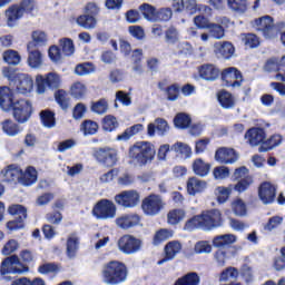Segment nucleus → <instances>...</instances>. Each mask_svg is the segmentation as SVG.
Here are the masks:
<instances>
[{"mask_svg":"<svg viewBox=\"0 0 285 285\" xmlns=\"http://www.w3.org/2000/svg\"><path fill=\"white\" fill-rule=\"evenodd\" d=\"M128 279V267L121 262L111 261L102 268V282L108 285H117Z\"/></svg>","mask_w":285,"mask_h":285,"instance_id":"nucleus-2","label":"nucleus"},{"mask_svg":"<svg viewBox=\"0 0 285 285\" xmlns=\"http://www.w3.org/2000/svg\"><path fill=\"white\" fill-rule=\"evenodd\" d=\"M71 97L75 99H82L86 92H88V88L83 82H75L70 88Z\"/></svg>","mask_w":285,"mask_h":285,"instance_id":"nucleus-48","label":"nucleus"},{"mask_svg":"<svg viewBox=\"0 0 285 285\" xmlns=\"http://www.w3.org/2000/svg\"><path fill=\"white\" fill-rule=\"evenodd\" d=\"M239 277V271L236 267L225 268L219 276V282H228V279H237Z\"/></svg>","mask_w":285,"mask_h":285,"instance_id":"nucleus-53","label":"nucleus"},{"mask_svg":"<svg viewBox=\"0 0 285 285\" xmlns=\"http://www.w3.org/2000/svg\"><path fill=\"white\" fill-rule=\"evenodd\" d=\"M10 86H13V92L28 95L35 88V80L28 73H18L16 81L11 82Z\"/></svg>","mask_w":285,"mask_h":285,"instance_id":"nucleus-12","label":"nucleus"},{"mask_svg":"<svg viewBox=\"0 0 285 285\" xmlns=\"http://www.w3.org/2000/svg\"><path fill=\"white\" fill-rule=\"evenodd\" d=\"M139 10L141 14L145 17V19H147V21H155V17L157 13V11L155 10V7L148 3H144L139 7Z\"/></svg>","mask_w":285,"mask_h":285,"instance_id":"nucleus-56","label":"nucleus"},{"mask_svg":"<svg viewBox=\"0 0 285 285\" xmlns=\"http://www.w3.org/2000/svg\"><path fill=\"white\" fill-rule=\"evenodd\" d=\"M7 181H19L21 184V168L11 165L4 170Z\"/></svg>","mask_w":285,"mask_h":285,"instance_id":"nucleus-35","label":"nucleus"},{"mask_svg":"<svg viewBox=\"0 0 285 285\" xmlns=\"http://www.w3.org/2000/svg\"><path fill=\"white\" fill-rule=\"evenodd\" d=\"M185 10H187V12H189L190 14H195V12H197V10L199 12H204V14H210L213 9H210V7H208V6L198 4L197 1H195V0H186L185 1Z\"/></svg>","mask_w":285,"mask_h":285,"instance_id":"nucleus-30","label":"nucleus"},{"mask_svg":"<svg viewBox=\"0 0 285 285\" xmlns=\"http://www.w3.org/2000/svg\"><path fill=\"white\" fill-rule=\"evenodd\" d=\"M1 126H2L3 134L8 135V137H14L19 135V125H17V122L10 119H7L2 121Z\"/></svg>","mask_w":285,"mask_h":285,"instance_id":"nucleus-37","label":"nucleus"},{"mask_svg":"<svg viewBox=\"0 0 285 285\" xmlns=\"http://www.w3.org/2000/svg\"><path fill=\"white\" fill-rule=\"evenodd\" d=\"M0 273L1 275H22V273H28V267L21 266L19 257L10 256L2 261L0 266Z\"/></svg>","mask_w":285,"mask_h":285,"instance_id":"nucleus-9","label":"nucleus"},{"mask_svg":"<svg viewBox=\"0 0 285 285\" xmlns=\"http://www.w3.org/2000/svg\"><path fill=\"white\" fill-rule=\"evenodd\" d=\"M164 208V199L157 194H151L142 199L141 210L149 217L159 215Z\"/></svg>","mask_w":285,"mask_h":285,"instance_id":"nucleus-7","label":"nucleus"},{"mask_svg":"<svg viewBox=\"0 0 285 285\" xmlns=\"http://www.w3.org/2000/svg\"><path fill=\"white\" fill-rule=\"evenodd\" d=\"M173 18V10L170 8H163L156 11L155 21H170Z\"/></svg>","mask_w":285,"mask_h":285,"instance_id":"nucleus-64","label":"nucleus"},{"mask_svg":"<svg viewBox=\"0 0 285 285\" xmlns=\"http://www.w3.org/2000/svg\"><path fill=\"white\" fill-rule=\"evenodd\" d=\"M59 46L65 57H72V55H75V42L72 41V39L61 38L59 40Z\"/></svg>","mask_w":285,"mask_h":285,"instance_id":"nucleus-36","label":"nucleus"},{"mask_svg":"<svg viewBox=\"0 0 285 285\" xmlns=\"http://www.w3.org/2000/svg\"><path fill=\"white\" fill-rule=\"evenodd\" d=\"M81 130L85 135H95L99 130V125L92 120H86L81 125Z\"/></svg>","mask_w":285,"mask_h":285,"instance_id":"nucleus-62","label":"nucleus"},{"mask_svg":"<svg viewBox=\"0 0 285 285\" xmlns=\"http://www.w3.org/2000/svg\"><path fill=\"white\" fill-rule=\"evenodd\" d=\"M40 118L45 128H55L56 126L55 112L50 110H43L40 112Z\"/></svg>","mask_w":285,"mask_h":285,"instance_id":"nucleus-46","label":"nucleus"},{"mask_svg":"<svg viewBox=\"0 0 285 285\" xmlns=\"http://www.w3.org/2000/svg\"><path fill=\"white\" fill-rule=\"evenodd\" d=\"M168 129V122L165 119L158 118L155 120V124L148 125L147 132L149 137H155V130H157L158 135H166Z\"/></svg>","mask_w":285,"mask_h":285,"instance_id":"nucleus-25","label":"nucleus"},{"mask_svg":"<svg viewBox=\"0 0 285 285\" xmlns=\"http://www.w3.org/2000/svg\"><path fill=\"white\" fill-rule=\"evenodd\" d=\"M209 37H212L213 39H224V27H222V24H217V23H210L209 28H207Z\"/></svg>","mask_w":285,"mask_h":285,"instance_id":"nucleus-55","label":"nucleus"},{"mask_svg":"<svg viewBox=\"0 0 285 285\" xmlns=\"http://www.w3.org/2000/svg\"><path fill=\"white\" fill-rule=\"evenodd\" d=\"M277 195V188L269 181L263 183L258 188V197L263 204H273Z\"/></svg>","mask_w":285,"mask_h":285,"instance_id":"nucleus-17","label":"nucleus"},{"mask_svg":"<svg viewBox=\"0 0 285 285\" xmlns=\"http://www.w3.org/2000/svg\"><path fill=\"white\" fill-rule=\"evenodd\" d=\"M77 23L80 28H85V30H95L97 28V18L86 13L77 18Z\"/></svg>","mask_w":285,"mask_h":285,"instance_id":"nucleus-31","label":"nucleus"},{"mask_svg":"<svg viewBox=\"0 0 285 285\" xmlns=\"http://www.w3.org/2000/svg\"><path fill=\"white\" fill-rule=\"evenodd\" d=\"M283 141L282 135H273L271 138H268L265 141L264 146H261L258 148V153H268V150H273V148H277V146H281Z\"/></svg>","mask_w":285,"mask_h":285,"instance_id":"nucleus-32","label":"nucleus"},{"mask_svg":"<svg viewBox=\"0 0 285 285\" xmlns=\"http://www.w3.org/2000/svg\"><path fill=\"white\" fill-rule=\"evenodd\" d=\"M245 139L252 146H259L266 139V132L262 128H252L245 134Z\"/></svg>","mask_w":285,"mask_h":285,"instance_id":"nucleus-22","label":"nucleus"},{"mask_svg":"<svg viewBox=\"0 0 285 285\" xmlns=\"http://www.w3.org/2000/svg\"><path fill=\"white\" fill-rule=\"evenodd\" d=\"M94 157L98 164H101V166H106L107 168H112V166H116L117 161H119L117 149L108 147L98 149L94 154Z\"/></svg>","mask_w":285,"mask_h":285,"instance_id":"nucleus-8","label":"nucleus"},{"mask_svg":"<svg viewBox=\"0 0 285 285\" xmlns=\"http://www.w3.org/2000/svg\"><path fill=\"white\" fill-rule=\"evenodd\" d=\"M252 184H253V177L246 176L233 187H234V190H236V193H244L248 190V188H250Z\"/></svg>","mask_w":285,"mask_h":285,"instance_id":"nucleus-59","label":"nucleus"},{"mask_svg":"<svg viewBox=\"0 0 285 285\" xmlns=\"http://www.w3.org/2000/svg\"><path fill=\"white\" fill-rule=\"evenodd\" d=\"M196 255H210L213 253V245L208 240H199L194 246Z\"/></svg>","mask_w":285,"mask_h":285,"instance_id":"nucleus-42","label":"nucleus"},{"mask_svg":"<svg viewBox=\"0 0 285 285\" xmlns=\"http://www.w3.org/2000/svg\"><path fill=\"white\" fill-rule=\"evenodd\" d=\"M118 248L125 255H135L141 250V242L131 235H124L118 240Z\"/></svg>","mask_w":285,"mask_h":285,"instance_id":"nucleus-11","label":"nucleus"},{"mask_svg":"<svg viewBox=\"0 0 285 285\" xmlns=\"http://www.w3.org/2000/svg\"><path fill=\"white\" fill-rule=\"evenodd\" d=\"M20 184H22V186L37 184V169H35V167H28L24 173L21 170Z\"/></svg>","mask_w":285,"mask_h":285,"instance_id":"nucleus-29","label":"nucleus"},{"mask_svg":"<svg viewBox=\"0 0 285 285\" xmlns=\"http://www.w3.org/2000/svg\"><path fill=\"white\" fill-rule=\"evenodd\" d=\"M95 70V65H92L91 62H83L76 66L75 72L79 77H86V75H92Z\"/></svg>","mask_w":285,"mask_h":285,"instance_id":"nucleus-47","label":"nucleus"},{"mask_svg":"<svg viewBox=\"0 0 285 285\" xmlns=\"http://www.w3.org/2000/svg\"><path fill=\"white\" fill-rule=\"evenodd\" d=\"M14 101H12V90L9 87L0 88V107L4 112L12 110Z\"/></svg>","mask_w":285,"mask_h":285,"instance_id":"nucleus-23","label":"nucleus"},{"mask_svg":"<svg viewBox=\"0 0 285 285\" xmlns=\"http://www.w3.org/2000/svg\"><path fill=\"white\" fill-rule=\"evenodd\" d=\"M92 215L97 219H115L117 216V207L109 199L99 200L92 208Z\"/></svg>","mask_w":285,"mask_h":285,"instance_id":"nucleus-6","label":"nucleus"},{"mask_svg":"<svg viewBox=\"0 0 285 285\" xmlns=\"http://www.w3.org/2000/svg\"><path fill=\"white\" fill-rule=\"evenodd\" d=\"M139 193L137 190H125L115 196V202L124 208H135L139 204Z\"/></svg>","mask_w":285,"mask_h":285,"instance_id":"nucleus-13","label":"nucleus"},{"mask_svg":"<svg viewBox=\"0 0 285 285\" xmlns=\"http://www.w3.org/2000/svg\"><path fill=\"white\" fill-rule=\"evenodd\" d=\"M55 99L62 110H68V108L70 107V98L68 97V92H66L65 90L60 89L56 91Z\"/></svg>","mask_w":285,"mask_h":285,"instance_id":"nucleus-43","label":"nucleus"},{"mask_svg":"<svg viewBox=\"0 0 285 285\" xmlns=\"http://www.w3.org/2000/svg\"><path fill=\"white\" fill-rule=\"evenodd\" d=\"M215 159L218 164H235L239 159V155L233 148L220 147L215 153Z\"/></svg>","mask_w":285,"mask_h":285,"instance_id":"nucleus-16","label":"nucleus"},{"mask_svg":"<svg viewBox=\"0 0 285 285\" xmlns=\"http://www.w3.org/2000/svg\"><path fill=\"white\" fill-rule=\"evenodd\" d=\"M214 179L222 180L230 177V168L226 166H218L213 169Z\"/></svg>","mask_w":285,"mask_h":285,"instance_id":"nucleus-57","label":"nucleus"},{"mask_svg":"<svg viewBox=\"0 0 285 285\" xmlns=\"http://www.w3.org/2000/svg\"><path fill=\"white\" fill-rule=\"evenodd\" d=\"M186 217L184 209H173L167 214V222L171 226L179 224Z\"/></svg>","mask_w":285,"mask_h":285,"instance_id":"nucleus-41","label":"nucleus"},{"mask_svg":"<svg viewBox=\"0 0 285 285\" xmlns=\"http://www.w3.org/2000/svg\"><path fill=\"white\" fill-rule=\"evenodd\" d=\"M193 171L198 177H207V175L210 173V164L204 161L202 158H197L193 163Z\"/></svg>","mask_w":285,"mask_h":285,"instance_id":"nucleus-28","label":"nucleus"},{"mask_svg":"<svg viewBox=\"0 0 285 285\" xmlns=\"http://www.w3.org/2000/svg\"><path fill=\"white\" fill-rule=\"evenodd\" d=\"M254 28L263 32L267 39H275L277 37V27L273 23L271 16H264L255 20Z\"/></svg>","mask_w":285,"mask_h":285,"instance_id":"nucleus-10","label":"nucleus"},{"mask_svg":"<svg viewBox=\"0 0 285 285\" xmlns=\"http://www.w3.org/2000/svg\"><path fill=\"white\" fill-rule=\"evenodd\" d=\"M36 85H37V94L38 95H46L48 88L51 90H57V88L61 87V76L57 72H49L46 77L38 75L36 77Z\"/></svg>","mask_w":285,"mask_h":285,"instance_id":"nucleus-4","label":"nucleus"},{"mask_svg":"<svg viewBox=\"0 0 285 285\" xmlns=\"http://www.w3.org/2000/svg\"><path fill=\"white\" fill-rule=\"evenodd\" d=\"M79 249V239L77 236L71 235L67 239V255L72 259L77 255V250Z\"/></svg>","mask_w":285,"mask_h":285,"instance_id":"nucleus-44","label":"nucleus"},{"mask_svg":"<svg viewBox=\"0 0 285 285\" xmlns=\"http://www.w3.org/2000/svg\"><path fill=\"white\" fill-rule=\"evenodd\" d=\"M108 100L106 98H101L98 101L94 102L91 106L92 112H96V115H106L108 112Z\"/></svg>","mask_w":285,"mask_h":285,"instance_id":"nucleus-50","label":"nucleus"},{"mask_svg":"<svg viewBox=\"0 0 285 285\" xmlns=\"http://www.w3.org/2000/svg\"><path fill=\"white\" fill-rule=\"evenodd\" d=\"M11 110L13 118L18 124H26L32 116V102L27 99H19L13 102Z\"/></svg>","mask_w":285,"mask_h":285,"instance_id":"nucleus-5","label":"nucleus"},{"mask_svg":"<svg viewBox=\"0 0 285 285\" xmlns=\"http://www.w3.org/2000/svg\"><path fill=\"white\" fill-rule=\"evenodd\" d=\"M2 57L3 61H6V63H9V66H19V63H21V56L18 51H14L12 49L4 51Z\"/></svg>","mask_w":285,"mask_h":285,"instance_id":"nucleus-38","label":"nucleus"},{"mask_svg":"<svg viewBox=\"0 0 285 285\" xmlns=\"http://www.w3.org/2000/svg\"><path fill=\"white\" fill-rule=\"evenodd\" d=\"M208 188V183L206 180H202L197 177H190L187 180V193L195 197V195H199V193H204V190Z\"/></svg>","mask_w":285,"mask_h":285,"instance_id":"nucleus-21","label":"nucleus"},{"mask_svg":"<svg viewBox=\"0 0 285 285\" xmlns=\"http://www.w3.org/2000/svg\"><path fill=\"white\" fill-rule=\"evenodd\" d=\"M227 6L234 12H246L248 10V0H227Z\"/></svg>","mask_w":285,"mask_h":285,"instance_id":"nucleus-39","label":"nucleus"},{"mask_svg":"<svg viewBox=\"0 0 285 285\" xmlns=\"http://www.w3.org/2000/svg\"><path fill=\"white\" fill-rule=\"evenodd\" d=\"M181 253V243L177 240H171L166 244L165 246V257L160 261H158V266H161V264H166V262H171L177 255Z\"/></svg>","mask_w":285,"mask_h":285,"instance_id":"nucleus-18","label":"nucleus"},{"mask_svg":"<svg viewBox=\"0 0 285 285\" xmlns=\"http://www.w3.org/2000/svg\"><path fill=\"white\" fill-rule=\"evenodd\" d=\"M284 224V217L282 216H274L268 219V222L264 226V230L271 233L275 230V228H279V225Z\"/></svg>","mask_w":285,"mask_h":285,"instance_id":"nucleus-58","label":"nucleus"},{"mask_svg":"<svg viewBox=\"0 0 285 285\" xmlns=\"http://www.w3.org/2000/svg\"><path fill=\"white\" fill-rule=\"evenodd\" d=\"M214 259L217 263V266L223 268V266H226V261L230 259V250L229 249H217L214 253Z\"/></svg>","mask_w":285,"mask_h":285,"instance_id":"nucleus-45","label":"nucleus"},{"mask_svg":"<svg viewBox=\"0 0 285 285\" xmlns=\"http://www.w3.org/2000/svg\"><path fill=\"white\" fill-rule=\"evenodd\" d=\"M199 75L206 81H215L219 77V69L213 65H203L199 69Z\"/></svg>","mask_w":285,"mask_h":285,"instance_id":"nucleus-27","label":"nucleus"},{"mask_svg":"<svg viewBox=\"0 0 285 285\" xmlns=\"http://www.w3.org/2000/svg\"><path fill=\"white\" fill-rule=\"evenodd\" d=\"M203 222V228L210 230L222 226V212L213 209L210 212H205L200 215Z\"/></svg>","mask_w":285,"mask_h":285,"instance_id":"nucleus-14","label":"nucleus"},{"mask_svg":"<svg viewBox=\"0 0 285 285\" xmlns=\"http://www.w3.org/2000/svg\"><path fill=\"white\" fill-rule=\"evenodd\" d=\"M233 185H229L228 187H217L215 193L217 196V202L218 204H226V202H228V198L230 197V195L233 194Z\"/></svg>","mask_w":285,"mask_h":285,"instance_id":"nucleus-34","label":"nucleus"},{"mask_svg":"<svg viewBox=\"0 0 285 285\" xmlns=\"http://www.w3.org/2000/svg\"><path fill=\"white\" fill-rule=\"evenodd\" d=\"M215 55L220 59H230L235 55V47L230 42H218L215 45Z\"/></svg>","mask_w":285,"mask_h":285,"instance_id":"nucleus-24","label":"nucleus"},{"mask_svg":"<svg viewBox=\"0 0 285 285\" xmlns=\"http://www.w3.org/2000/svg\"><path fill=\"white\" fill-rule=\"evenodd\" d=\"M171 150L176 153L177 155H181V157L188 158L190 155H193V149H190V146H188L186 142H175L171 146Z\"/></svg>","mask_w":285,"mask_h":285,"instance_id":"nucleus-40","label":"nucleus"},{"mask_svg":"<svg viewBox=\"0 0 285 285\" xmlns=\"http://www.w3.org/2000/svg\"><path fill=\"white\" fill-rule=\"evenodd\" d=\"M28 66H30V68H41V66H43V55L41 53V51L35 49V42H29L28 43Z\"/></svg>","mask_w":285,"mask_h":285,"instance_id":"nucleus-19","label":"nucleus"},{"mask_svg":"<svg viewBox=\"0 0 285 285\" xmlns=\"http://www.w3.org/2000/svg\"><path fill=\"white\" fill-rule=\"evenodd\" d=\"M155 155H157V149L148 141H138L129 148V159H132L138 166L151 164Z\"/></svg>","mask_w":285,"mask_h":285,"instance_id":"nucleus-1","label":"nucleus"},{"mask_svg":"<svg viewBox=\"0 0 285 285\" xmlns=\"http://www.w3.org/2000/svg\"><path fill=\"white\" fill-rule=\"evenodd\" d=\"M9 215H14L18 219H26L28 217V210L23 205H11L8 208Z\"/></svg>","mask_w":285,"mask_h":285,"instance_id":"nucleus-51","label":"nucleus"},{"mask_svg":"<svg viewBox=\"0 0 285 285\" xmlns=\"http://www.w3.org/2000/svg\"><path fill=\"white\" fill-rule=\"evenodd\" d=\"M232 210L238 217H244L246 215V203L242 198H236L232 202Z\"/></svg>","mask_w":285,"mask_h":285,"instance_id":"nucleus-54","label":"nucleus"},{"mask_svg":"<svg viewBox=\"0 0 285 285\" xmlns=\"http://www.w3.org/2000/svg\"><path fill=\"white\" fill-rule=\"evenodd\" d=\"M223 81H226L227 86L232 88L242 87V81H244L242 72L235 67H229L222 72Z\"/></svg>","mask_w":285,"mask_h":285,"instance_id":"nucleus-15","label":"nucleus"},{"mask_svg":"<svg viewBox=\"0 0 285 285\" xmlns=\"http://www.w3.org/2000/svg\"><path fill=\"white\" fill-rule=\"evenodd\" d=\"M119 126V122L117 121V118L112 115H107L102 119V129L106 132H112L117 127Z\"/></svg>","mask_w":285,"mask_h":285,"instance_id":"nucleus-49","label":"nucleus"},{"mask_svg":"<svg viewBox=\"0 0 285 285\" xmlns=\"http://www.w3.org/2000/svg\"><path fill=\"white\" fill-rule=\"evenodd\" d=\"M32 39L33 48L35 46H46L48 43V35L43 31H33Z\"/></svg>","mask_w":285,"mask_h":285,"instance_id":"nucleus-61","label":"nucleus"},{"mask_svg":"<svg viewBox=\"0 0 285 285\" xmlns=\"http://www.w3.org/2000/svg\"><path fill=\"white\" fill-rule=\"evenodd\" d=\"M173 237V230L163 228L156 232L154 236V246H159L161 242H166V239H170Z\"/></svg>","mask_w":285,"mask_h":285,"instance_id":"nucleus-52","label":"nucleus"},{"mask_svg":"<svg viewBox=\"0 0 285 285\" xmlns=\"http://www.w3.org/2000/svg\"><path fill=\"white\" fill-rule=\"evenodd\" d=\"M242 41H244L246 48H257L259 46V38L253 33L242 35Z\"/></svg>","mask_w":285,"mask_h":285,"instance_id":"nucleus-63","label":"nucleus"},{"mask_svg":"<svg viewBox=\"0 0 285 285\" xmlns=\"http://www.w3.org/2000/svg\"><path fill=\"white\" fill-rule=\"evenodd\" d=\"M174 124L176 128H188V126H190V116L186 114H178L174 119Z\"/></svg>","mask_w":285,"mask_h":285,"instance_id":"nucleus-60","label":"nucleus"},{"mask_svg":"<svg viewBox=\"0 0 285 285\" xmlns=\"http://www.w3.org/2000/svg\"><path fill=\"white\" fill-rule=\"evenodd\" d=\"M235 242H237V236L224 234L213 238V246L215 248H226V246H230V244H235Z\"/></svg>","mask_w":285,"mask_h":285,"instance_id":"nucleus-26","label":"nucleus"},{"mask_svg":"<svg viewBox=\"0 0 285 285\" xmlns=\"http://www.w3.org/2000/svg\"><path fill=\"white\" fill-rule=\"evenodd\" d=\"M32 10H35V2H32V0H23L20 4L10 6L4 12L7 26L14 28L19 19L23 18V13L32 12Z\"/></svg>","mask_w":285,"mask_h":285,"instance_id":"nucleus-3","label":"nucleus"},{"mask_svg":"<svg viewBox=\"0 0 285 285\" xmlns=\"http://www.w3.org/2000/svg\"><path fill=\"white\" fill-rule=\"evenodd\" d=\"M140 222L139 215L137 214H126L116 219V226L122 230H128V228H134L138 226Z\"/></svg>","mask_w":285,"mask_h":285,"instance_id":"nucleus-20","label":"nucleus"},{"mask_svg":"<svg viewBox=\"0 0 285 285\" xmlns=\"http://www.w3.org/2000/svg\"><path fill=\"white\" fill-rule=\"evenodd\" d=\"M218 101L222 106V108L230 109L235 107V97L228 91H220L218 94Z\"/></svg>","mask_w":285,"mask_h":285,"instance_id":"nucleus-33","label":"nucleus"}]
</instances>
